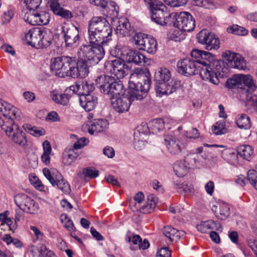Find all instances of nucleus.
I'll return each mask as SVG.
<instances>
[{
	"instance_id": "f257e3e1",
	"label": "nucleus",
	"mask_w": 257,
	"mask_h": 257,
	"mask_svg": "<svg viewBox=\"0 0 257 257\" xmlns=\"http://www.w3.org/2000/svg\"><path fill=\"white\" fill-rule=\"evenodd\" d=\"M191 55L192 59L186 58L178 62L179 72L186 76L199 74L203 79L218 84L219 80L213 71L214 56L209 52L198 49L193 50Z\"/></svg>"
},
{
	"instance_id": "f03ea898",
	"label": "nucleus",
	"mask_w": 257,
	"mask_h": 257,
	"mask_svg": "<svg viewBox=\"0 0 257 257\" xmlns=\"http://www.w3.org/2000/svg\"><path fill=\"white\" fill-rule=\"evenodd\" d=\"M88 32L90 43L105 45L111 40V27L104 18H92L89 24Z\"/></svg>"
},
{
	"instance_id": "7ed1b4c3",
	"label": "nucleus",
	"mask_w": 257,
	"mask_h": 257,
	"mask_svg": "<svg viewBox=\"0 0 257 257\" xmlns=\"http://www.w3.org/2000/svg\"><path fill=\"white\" fill-rule=\"evenodd\" d=\"M155 80L157 84L156 93L160 97L169 95L180 88V82L173 80L171 77L170 71L167 68H160L155 73Z\"/></svg>"
},
{
	"instance_id": "20e7f679",
	"label": "nucleus",
	"mask_w": 257,
	"mask_h": 257,
	"mask_svg": "<svg viewBox=\"0 0 257 257\" xmlns=\"http://www.w3.org/2000/svg\"><path fill=\"white\" fill-rule=\"evenodd\" d=\"M112 76L101 75L95 79V84L101 92L110 98L125 94L122 82Z\"/></svg>"
},
{
	"instance_id": "39448f33",
	"label": "nucleus",
	"mask_w": 257,
	"mask_h": 257,
	"mask_svg": "<svg viewBox=\"0 0 257 257\" xmlns=\"http://www.w3.org/2000/svg\"><path fill=\"white\" fill-rule=\"evenodd\" d=\"M76 65L75 57L63 56L51 59L50 68L52 72L60 77H72L73 69Z\"/></svg>"
},
{
	"instance_id": "423d86ee",
	"label": "nucleus",
	"mask_w": 257,
	"mask_h": 257,
	"mask_svg": "<svg viewBox=\"0 0 257 257\" xmlns=\"http://www.w3.org/2000/svg\"><path fill=\"white\" fill-rule=\"evenodd\" d=\"M150 73L149 71L145 72L142 68L135 69L133 73L130 76L128 83V88L133 91H135L141 94L144 91L143 95L147 96L151 86Z\"/></svg>"
},
{
	"instance_id": "0eeeda50",
	"label": "nucleus",
	"mask_w": 257,
	"mask_h": 257,
	"mask_svg": "<svg viewBox=\"0 0 257 257\" xmlns=\"http://www.w3.org/2000/svg\"><path fill=\"white\" fill-rule=\"evenodd\" d=\"M103 46L97 43L82 45L78 50V57L86 60L90 65L97 64L105 55Z\"/></svg>"
},
{
	"instance_id": "6e6552de",
	"label": "nucleus",
	"mask_w": 257,
	"mask_h": 257,
	"mask_svg": "<svg viewBox=\"0 0 257 257\" xmlns=\"http://www.w3.org/2000/svg\"><path fill=\"white\" fill-rule=\"evenodd\" d=\"M140 94L128 88L127 92L116 97L110 98L113 109L118 113H123L128 110L131 103L136 100H141L145 97L144 91Z\"/></svg>"
},
{
	"instance_id": "1a4fd4ad",
	"label": "nucleus",
	"mask_w": 257,
	"mask_h": 257,
	"mask_svg": "<svg viewBox=\"0 0 257 257\" xmlns=\"http://www.w3.org/2000/svg\"><path fill=\"white\" fill-rule=\"evenodd\" d=\"M227 85L230 88L236 87L241 90L242 95L248 97L256 87L254 84L252 77L250 75L235 74L226 82Z\"/></svg>"
},
{
	"instance_id": "9d476101",
	"label": "nucleus",
	"mask_w": 257,
	"mask_h": 257,
	"mask_svg": "<svg viewBox=\"0 0 257 257\" xmlns=\"http://www.w3.org/2000/svg\"><path fill=\"white\" fill-rule=\"evenodd\" d=\"M149 5L152 21L161 26L171 24L170 22L173 17V13L170 14L167 11L164 4L156 0H151Z\"/></svg>"
},
{
	"instance_id": "9b49d317",
	"label": "nucleus",
	"mask_w": 257,
	"mask_h": 257,
	"mask_svg": "<svg viewBox=\"0 0 257 257\" xmlns=\"http://www.w3.org/2000/svg\"><path fill=\"white\" fill-rule=\"evenodd\" d=\"M3 126L2 130L8 137L15 144L21 146L26 145L27 141L25 133L15 122L6 121V124L2 122Z\"/></svg>"
},
{
	"instance_id": "f8f14e48",
	"label": "nucleus",
	"mask_w": 257,
	"mask_h": 257,
	"mask_svg": "<svg viewBox=\"0 0 257 257\" xmlns=\"http://www.w3.org/2000/svg\"><path fill=\"white\" fill-rule=\"evenodd\" d=\"M43 173L53 187L57 186L59 189L66 194L70 193L71 189L69 184L57 170H50L45 168L43 169Z\"/></svg>"
},
{
	"instance_id": "ddd939ff",
	"label": "nucleus",
	"mask_w": 257,
	"mask_h": 257,
	"mask_svg": "<svg viewBox=\"0 0 257 257\" xmlns=\"http://www.w3.org/2000/svg\"><path fill=\"white\" fill-rule=\"evenodd\" d=\"M173 25L184 32H191L195 27V22L192 16L188 12L173 13Z\"/></svg>"
},
{
	"instance_id": "4468645a",
	"label": "nucleus",
	"mask_w": 257,
	"mask_h": 257,
	"mask_svg": "<svg viewBox=\"0 0 257 257\" xmlns=\"http://www.w3.org/2000/svg\"><path fill=\"white\" fill-rule=\"evenodd\" d=\"M133 40L138 49L147 52L150 54H154L157 50L156 40L148 37L142 33H136L133 37Z\"/></svg>"
},
{
	"instance_id": "2eb2a0df",
	"label": "nucleus",
	"mask_w": 257,
	"mask_h": 257,
	"mask_svg": "<svg viewBox=\"0 0 257 257\" xmlns=\"http://www.w3.org/2000/svg\"><path fill=\"white\" fill-rule=\"evenodd\" d=\"M125 60L116 59L112 61H106L104 64L105 71L110 73L116 79H122L127 74V66L125 63Z\"/></svg>"
},
{
	"instance_id": "dca6fc26",
	"label": "nucleus",
	"mask_w": 257,
	"mask_h": 257,
	"mask_svg": "<svg viewBox=\"0 0 257 257\" xmlns=\"http://www.w3.org/2000/svg\"><path fill=\"white\" fill-rule=\"evenodd\" d=\"M144 199L143 193L139 192L135 196V207L136 210L143 213H150L156 207L158 202V198L154 194L148 196L147 201L142 205Z\"/></svg>"
},
{
	"instance_id": "f3484780",
	"label": "nucleus",
	"mask_w": 257,
	"mask_h": 257,
	"mask_svg": "<svg viewBox=\"0 0 257 257\" xmlns=\"http://www.w3.org/2000/svg\"><path fill=\"white\" fill-rule=\"evenodd\" d=\"M0 112L3 116H0V126H3L2 122L6 124L5 122H14L15 119H19L20 117V111L19 109L13 105L0 99Z\"/></svg>"
},
{
	"instance_id": "a211bd4d",
	"label": "nucleus",
	"mask_w": 257,
	"mask_h": 257,
	"mask_svg": "<svg viewBox=\"0 0 257 257\" xmlns=\"http://www.w3.org/2000/svg\"><path fill=\"white\" fill-rule=\"evenodd\" d=\"M16 205L23 211L35 214L39 210L38 204L30 196L25 194H18L15 197Z\"/></svg>"
},
{
	"instance_id": "6ab92c4d",
	"label": "nucleus",
	"mask_w": 257,
	"mask_h": 257,
	"mask_svg": "<svg viewBox=\"0 0 257 257\" xmlns=\"http://www.w3.org/2000/svg\"><path fill=\"white\" fill-rule=\"evenodd\" d=\"M197 38L199 43L205 45V48L208 50H217L219 48L220 42L218 37L206 30H201L197 34Z\"/></svg>"
},
{
	"instance_id": "aec40b11",
	"label": "nucleus",
	"mask_w": 257,
	"mask_h": 257,
	"mask_svg": "<svg viewBox=\"0 0 257 257\" xmlns=\"http://www.w3.org/2000/svg\"><path fill=\"white\" fill-rule=\"evenodd\" d=\"M62 28L66 47L72 48L77 46L80 39L78 28L73 25Z\"/></svg>"
},
{
	"instance_id": "412c9836",
	"label": "nucleus",
	"mask_w": 257,
	"mask_h": 257,
	"mask_svg": "<svg viewBox=\"0 0 257 257\" xmlns=\"http://www.w3.org/2000/svg\"><path fill=\"white\" fill-rule=\"evenodd\" d=\"M50 17L48 13L43 12L39 13L34 10L27 13L24 16V20L31 25H45L49 23Z\"/></svg>"
},
{
	"instance_id": "4be33fe9",
	"label": "nucleus",
	"mask_w": 257,
	"mask_h": 257,
	"mask_svg": "<svg viewBox=\"0 0 257 257\" xmlns=\"http://www.w3.org/2000/svg\"><path fill=\"white\" fill-rule=\"evenodd\" d=\"M164 141L168 151L173 155H179L184 148L183 144L176 137L172 135L167 136Z\"/></svg>"
},
{
	"instance_id": "5701e85b",
	"label": "nucleus",
	"mask_w": 257,
	"mask_h": 257,
	"mask_svg": "<svg viewBox=\"0 0 257 257\" xmlns=\"http://www.w3.org/2000/svg\"><path fill=\"white\" fill-rule=\"evenodd\" d=\"M123 59L127 63H134L135 64L142 66L147 63L148 59L146 56L138 51L127 50Z\"/></svg>"
},
{
	"instance_id": "b1692460",
	"label": "nucleus",
	"mask_w": 257,
	"mask_h": 257,
	"mask_svg": "<svg viewBox=\"0 0 257 257\" xmlns=\"http://www.w3.org/2000/svg\"><path fill=\"white\" fill-rule=\"evenodd\" d=\"M89 65L86 60L78 58L73 69L72 78H84L87 76L89 73Z\"/></svg>"
},
{
	"instance_id": "393cba45",
	"label": "nucleus",
	"mask_w": 257,
	"mask_h": 257,
	"mask_svg": "<svg viewBox=\"0 0 257 257\" xmlns=\"http://www.w3.org/2000/svg\"><path fill=\"white\" fill-rule=\"evenodd\" d=\"M79 102L80 105L87 111L94 109L97 104V98L92 94L80 95Z\"/></svg>"
},
{
	"instance_id": "a878e982",
	"label": "nucleus",
	"mask_w": 257,
	"mask_h": 257,
	"mask_svg": "<svg viewBox=\"0 0 257 257\" xmlns=\"http://www.w3.org/2000/svg\"><path fill=\"white\" fill-rule=\"evenodd\" d=\"M108 122L105 119H94L88 125V132L90 134L93 135L95 132L100 133L103 132L108 128Z\"/></svg>"
},
{
	"instance_id": "bb28decb",
	"label": "nucleus",
	"mask_w": 257,
	"mask_h": 257,
	"mask_svg": "<svg viewBox=\"0 0 257 257\" xmlns=\"http://www.w3.org/2000/svg\"><path fill=\"white\" fill-rule=\"evenodd\" d=\"M133 32L134 30L127 19H121L118 21L116 28V33L118 35L122 37L128 36Z\"/></svg>"
},
{
	"instance_id": "cd10ccee",
	"label": "nucleus",
	"mask_w": 257,
	"mask_h": 257,
	"mask_svg": "<svg viewBox=\"0 0 257 257\" xmlns=\"http://www.w3.org/2000/svg\"><path fill=\"white\" fill-rule=\"evenodd\" d=\"M69 89L73 92H79V95H88V94H91L94 90V86L92 83L83 81L81 84L70 86Z\"/></svg>"
},
{
	"instance_id": "c85d7f7f",
	"label": "nucleus",
	"mask_w": 257,
	"mask_h": 257,
	"mask_svg": "<svg viewBox=\"0 0 257 257\" xmlns=\"http://www.w3.org/2000/svg\"><path fill=\"white\" fill-rule=\"evenodd\" d=\"M212 210L217 218L222 220L226 219L230 215V208L227 204L224 202L213 205Z\"/></svg>"
},
{
	"instance_id": "c756f323",
	"label": "nucleus",
	"mask_w": 257,
	"mask_h": 257,
	"mask_svg": "<svg viewBox=\"0 0 257 257\" xmlns=\"http://www.w3.org/2000/svg\"><path fill=\"white\" fill-rule=\"evenodd\" d=\"M230 67L239 70H244L246 64L244 58L239 54L233 53L227 59Z\"/></svg>"
},
{
	"instance_id": "7c9ffc66",
	"label": "nucleus",
	"mask_w": 257,
	"mask_h": 257,
	"mask_svg": "<svg viewBox=\"0 0 257 257\" xmlns=\"http://www.w3.org/2000/svg\"><path fill=\"white\" fill-rule=\"evenodd\" d=\"M77 149L73 146L68 147L63 153V163L67 166H69L73 163L79 154L76 152Z\"/></svg>"
},
{
	"instance_id": "2f4dec72",
	"label": "nucleus",
	"mask_w": 257,
	"mask_h": 257,
	"mask_svg": "<svg viewBox=\"0 0 257 257\" xmlns=\"http://www.w3.org/2000/svg\"><path fill=\"white\" fill-rule=\"evenodd\" d=\"M41 29L34 28L31 29L25 35V40L27 43L34 47H37L39 44V39L40 37Z\"/></svg>"
},
{
	"instance_id": "473e14b6",
	"label": "nucleus",
	"mask_w": 257,
	"mask_h": 257,
	"mask_svg": "<svg viewBox=\"0 0 257 257\" xmlns=\"http://www.w3.org/2000/svg\"><path fill=\"white\" fill-rule=\"evenodd\" d=\"M206 155L204 156L203 155H200L196 153H193L187 155L184 160L189 168L191 167H199L203 165L204 163L202 160L206 159Z\"/></svg>"
},
{
	"instance_id": "72a5a7b5",
	"label": "nucleus",
	"mask_w": 257,
	"mask_h": 257,
	"mask_svg": "<svg viewBox=\"0 0 257 257\" xmlns=\"http://www.w3.org/2000/svg\"><path fill=\"white\" fill-rule=\"evenodd\" d=\"M165 127L164 121L162 118H157L149 121L148 125L145 127L144 131L147 134L148 132L152 131L153 134H157L162 131Z\"/></svg>"
},
{
	"instance_id": "f704fd0d",
	"label": "nucleus",
	"mask_w": 257,
	"mask_h": 257,
	"mask_svg": "<svg viewBox=\"0 0 257 257\" xmlns=\"http://www.w3.org/2000/svg\"><path fill=\"white\" fill-rule=\"evenodd\" d=\"M68 90L69 88H67L64 93H60L58 91L54 90L51 92L50 97L56 103L66 105L69 102L70 97V95L66 93Z\"/></svg>"
},
{
	"instance_id": "c9c22d12",
	"label": "nucleus",
	"mask_w": 257,
	"mask_h": 257,
	"mask_svg": "<svg viewBox=\"0 0 257 257\" xmlns=\"http://www.w3.org/2000/svg\"><path fill=\"white\" fill-rule=\"evenodd\" d=\"M147 134L145 132L142 131V127L134 133V145L137 150H141L145 146V138Z\"/></svg>"
},
{
	"instance_id": "e433bc0d",
	"label": "nucleus",
	"mask_w": 257,
	"mask_h": 257,
	"mask_svg": "<svg viewBox=\"0 0 257 257\" xmlns=\"http://www.w3.org/2000/svg\"><path fill=\"white\" fill-rule=\"evenodd\" d=\"M221 156L224 160L230 164H235L238 162L237 151L232 148H226L222 150Z\"/></svg>"
},
{
	"instance_id": "4c0bfd02",
	"label": "nucleus",
	"mask_w": 257,
	"mask_h": 257,
	"mask_svg": "<svg viewBox=\"0 0 257 257\" xmlns=\"http://www.w3.org/2000/svg\"><path fill=\"white\" fill-rule=\"evenodd\" d=\"M163 233L170 242H177L180 238L181 232L171 226H166L163 229Z\"/></svg>"
},
{
	"instance_id": "58836bf2",
	"label": "nucleus",
	"mask_w": 257,
	"mask_h": 257,
	"mask_svg": "<svg viewBox=\"0 0 257 257\" xmlns=\"http://www.w3.org/2000/svg\"><path fill=\"white\" fill-rule=\"evenodd\" d=\"M237 156L239 155L241 157L247 161H249L253 155V150L252 148L247 145H240L236 149Z\"/></svg>"
},
{
	"instance_id": "ea45409f",
	"label": "nucleus",
	"mask_w": 257,
	"mask_h": 257,
	"mask_svg": "<svg viewBox=\"0 0 257 257\" xmlns=\"http://www.w3.org/2000/svg\"><path fill=\"white\" fill-rule=\"evenodd\" d=\"M220 227V224L218 222L212 220L202 222L197 226L198 230L202 233H206L208 230L217 229Z\"/></svg>"
},
{
	"instance_id": "a19ab883",
	"label": "nucleus",
	"mask_w": 257,
	"mask_h": 257,
	"mask_svg": "<svg viewBox=\"0 0 257 257\" xmlns=\"http://www.w3.org/2000/svg\"><path fill=\"white\" fill-rule=\"evenodd\" d=\"M189 167L185 161H177L174 165V171L175 174L179 177L184 176L187 173Z\"/></svg>"
},
{
	"instance_id": "79ce46f5",
	"label": "nucleus",
	"mask_w": 257,
	"mask_h": 257,
	"mask_svg": "<svg viewBox=\"0 0 257 257\" xmlns=\"http://www.w3.org/2000/svg\"><path fill=\"white\" fill-rule=\"evenodd\" d=\"M173 184L175 188L180 194H188L194 191V188L192 185H187L181 183L178 179H173Z\"/></svg>"
},
{
	"instance_id": "37998d69",
	"label": "nucleus",
	"mask_w": 257,
	"mask_h": 257,
	"mask_svg": "<svg viewBox=\"0 0 257 257\" xmlns=\"http://www.w3.org/2000/svg\"><path fill=\"white\" fill-rule=\"evenodd\" d=\"M90 4L103 8L108 7L112 11L115 13L116 15L118 14V7L114 2H107V0H89Z\"/></svg>"
},
{
	"instance_id": "c03bdc74",
	"label": "nucleus",
	"mask_w": 257,
	"mask_h": 257,
	"mask_svg": "<svg viewBox=\"0 0 257 257\" xmlns=\"http://www.w3.org/2000/svg\"><path fill=\"white\" fill-rule=\"evenodd\" d=\"M40 37L39 39V44L37 45V48H46L49 46L51 42L50 33H48L46 30H41Z\"/></svg>"
},
{
	"instance_id": "a18cd8bd",
	"label": "nucleus",
	"mask_w": 257,
	"mask_h": 257,
	"mask_svg": "<svg viewBox=\"0 0 257 257\" xmlns=\"http://www.w3.org/2000/svg\"><path fill=\"white\" fill-rule=\"evenodd\" d=\"M236 123L240 128L248 129L251 126L249 117L245 114H241L238 115L236 120Z\"/></svg>"
},
{
	"instance_id": "49530a36",
	"label": "nucleus",
	"mask_w": 257,
	"mask_h": 257,
	"mask_svg": "<svg viewBox=\"0 0 257 257\" xmlns=\"http://www.w3.org/2000/svg\"><path fill=\"white\" fill-rule=\"evenodd\" d=\"M194 5L208 9L216 8L218 4L211 0H193Z\"/></svg>"
},
{
	"instance_id": "de8ad7c7",
	"label": "nucleus",
	"mask_w": 257,
	"mask_h": 257,
	"mask_svg": "<svg viewBox=\"0 0 257 257\" xmlns=\"http://www.w3.org/2000/svg\"><path fill=\"white\" fill-rule=\"evenodd\" d=\"M19 1L22 6L26 7L30 11L38 8L42 3V0H19Z\"/></svg>"
},
{
	"instance_id": "09e8293b",
	"label": "nucleus",
	"mask_w": 257,
	"mask_h": 257,
	"mask_svg": "<svg viewBox=\"0 0 257 257\" xmlns=\"http://www.w3.org/2000/svg\"><path fill=\"white\" fill-rule=\"evenodd\" d=\"M228 33L236 35L245 36L248 34V30L237 25H233L227 28Z\"/></svg>"
},
{
	"instance_id": "8fccbe9b",
	"label": "nucleus",
	"mask_w": 257,
	"mask_h": 257,
	"mask_svg": "<svg viewBox=\"0 0 257 257\" xmlns=\"http://www.w3.org/2000/svg\"><path fill=\"white\" fill-rule=\"evenodd\" d=\"M82 174L85 179H93L99 175V171L93 168H85L82 170Z\"/></svg>"
},
{
	"instance_id": "3c124183",
	"label": "nucleus",
	"mask_w": 257,
	"mask_h": 257,
	"mask_svg": "<svg viewBox=\"0 0 257 257\" xmlns=\"http://www.w3.org/2000/svg\"><path fill=\"white\" fill-rule=\"evenodd\" d=\"M124 49H121L120 46L116 45L113 48L111 49L110 51L111 55L117 59H121L123 60V56H125V51Z\"/></svg>"
},
{
	"instance_id": "603ef678",
	"label": "nucleus",
	"mask_w": 257,
	"mask_h": 257,
	"mask_svg": "<svg viewBox=\"0 0 257 257\" xmlns=\"http://www.w3.org/2000/svg\"><path fill=\"white\" fill-rule=\"evenodd\" d=\"M125 240L128 242L132 241L134 244H138L139 246L142 238L139 235H135L131 231H128L125 235Z\"/></svg>"
},
{
	"instance_id": "864d4df0",
	"label": "nucleus",
	"mask_w": 257,
	"mask_h": 257,
	"mask_svg": "<svg viewBox=\"0 0 257 257\" xmlns=\"http://www.w3.org/2000/svg\"><path fill=\"white\" fill-rule=\"evenodd\" d=\"M247 180L257 190V171L254 170H249L247 173Z\"/></svg>"
},
{
	"instance_id": "5fc2aeb1",
	"label": "nucleus",
	"mask_w": 257,
	"mask_h": 257,
	"mask_svg": "<svg viewBox=\"0 0 257 257\" xmlns=\"http://www.w3.org/2000/svg\"><path fill=\"white\" fill-rule=\"evenodd\" d=\"M55 255L53 251L48 249L46 246L43 244L40 245V257H55Z\"/></svg>"
},
{
	"instance_id": "6e6d98bb",
	"label": "nucleus",
	"mask_w": 257,
	"mask_h": 257,
	"mask_svg": "<svg viewBox=\"0 0 257 257\" xmlns=\"http://www.w3.org/2000/svg\"><path fill=\"white\" fill-rule=\"evenodd\" d=\"M167 5L172 7H178L187 4V0H163Z\"/></svg>"
},
{
	"instance_id": "4d7b16f0",
	"label": "nucleus",
	"mask_w": 257,
	"mask_h": 257,
	"mask_svg": "<svg viewBox=\"0 0 257 257\" xmlns=\"http://www.w3.org/2000/svg\"><path fill=\"white\" fill-rule=\"evenodd\" d=\"M50 7L53 13L57 15L63 8L60 6L58 0H50Z\"/></svg>"
},
{
	"instance_id": "13d9d810",
	"label": "nucleus",
	"mask_w": 257,
	"mask_h": 257,
	"mask_svg": "<svg viewBox=\"0 0 257 257\" xmlns=\"http://www.w3.org/2000/svg\"><path fill=\"white\" fill-rule=\"evenodd\" d=\"M89 142V140L85 137H82L78 139L77 142L75 143L73 147L75 149H79L86 145Z\"/></svg>"
},
{
	"instance_id": "bf43d9fd",
	"label": "nucleus",
	"mask_w": 257,
	"mask_h": 257,
	"mask_svg": "<svg viewBox=\"0 0 257 257\" xmlns=\"http://www.w3.org/2000/svg\"><path fill=\"white\" fill-rule=\"evenodd\" d=\"M14 16V13L12 11H8L5 12L2 17V23L3 25L6 24L10 22Z\"/></svg>"
},
{
	"instance_id": "052dcab7",
	"label": "nucleus",
	"mask_w": 257,
	"mask_h": 257,
	"mask_svg": "<svg viewBox=\"0 0 257 257\" xmlns=\"http://www.w3.org/2000/svg\"><path fill=\"white\" fill-rule=\"evenodd\" d=\"M28 130L29 131L30 133L36 137H39L43 136L45 134L44 130H38L36 127H31L30 125L27 126Z\"/></svg>"
},
{
	"instance_id": "680f3d73",
	"label": "nucleus",
	"mask_w": 257,
	"mask_h": 257,
	"mask_svg": "<svg viewBox=\"0 0 257 257\" xmlns=\"http://www.w3.org/2000/svg\"><path fill=\"white\" fill-rule=\"evenodd\" d=\"M157 255L158 257H171V252L168 247H163L157 252Z\"/></svg>"
},
{
	"instance_id": "e2e57ef3",
	"label": "nucleus",
	"mask_w": 257,
	"mask_h": 257,
	"mask_svg": "<svg viewBox=\"0 0 257 257\" xmlns=\"http://www.w3.org/2000/svg\"><path fill=\"white\" fill-rule=\"evenodd\" d=\"M57 15L66 19H71L73 17L72 13L70 11L65 10L63 8L60 11V12Z\"/></svg>"
},
{
	"instance_id": "0e129e2a",
	"label": "nucleus",
	"mask_w": 257,
	"mask_h": 257,
	"mask_svg": "<svg viewBox=\"0 0 257 257\" xmlns=\"http://www.w3.org/2000/svg\"><path fill=\"white\" fill-rule=\"evenodd\" d=\"M103 153L105 156L109 158H113L115 155L113 149L109 146H106L103 149Z\"/></svg>"
},
{
	"instance_id": "69168bd1",
	"label": "nucleus",
	"mask_w": 257,
	"mask_h": 257,
	"mask_svg": "<svg viewBox=\"0 0 257 257\" xmlns=\"http://www.w3.org/2000/svg\"><path fill=\"white\" fill-rule=\"evenodd\" d=\"M29 250L33 257H40V246L32 245L29 247Z\"/></svg>"
},
{
	"instance_id": "338daca9",
	"label": "nucleus",
	"mask_w": 257,
	"mask_h": 257,
	"mask_svg": "<svg viewBox=\"0 0 257 257\" xmlns=\"http://www.w3.org/2000/svg\"><path fill=\"white\" fill-rule=\"evenodd\" d=\"M187 137L191 139H197L199 136V133L196 128H193L189 132H187L186 134Z\"/></svg>"
},
{
	"instance_id": "774afa93",
	"label": "nucleus",
	"mask_w": 257,
	"mask_h": 257,
	"mask_svg": "<svg viewBox=\"0 0 257 257\" xmlns=\"http://www.w3.org/2000/svg\"><path fill=\"white\" fill-rule=\"evenodd\" d=\"M206 192L210 195H212L214 189V184L213 181H209L205 186Z\"/></svg>"
}]
</instances>
